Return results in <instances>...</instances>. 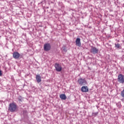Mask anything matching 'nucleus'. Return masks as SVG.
I'll list each match as a JSON object with an SVG mask.
<instances>
[{
    "label": "nucleus",
    "instance_id": "obj_1",
    "mask_svg": "<svg viewBox=\"0 0 124 124\" xmlns=\"http://www.w3.org/2000/svg\"><path fill=\"white\" fill-rule=\"evenodd\" d=\"M8 110L10 112H12L13 113L17 112L18 110V106H17V104L15 103H10L9 105Z\"/></svg>",
    "mask_w": 124,
    "mask_h": 124
},
{
    "label": "nucleus",
    "instance_id": "obj_2",
    "mask_svg": "<svg viewBox=\"0 0 124 124\" xmlns=\"http://www.w3.org/2000/svg\"><path fill=\"white\" fill-rule=\"evenodd\" d=\"M54 66L56 71H58V72H61L62 71V65L60 64V63H56Z\"/></svg>",
    "mask_w": 124,
    "mask_h": 124
},
{
    "label": "nucleus",
    "instance_id": "obj_3",
    "mask_svg": "<svg viewBox=\"0 0 124 124\" xmlns=\"http://www.w3.org/2000/svg\"><path fill=\"white\" fill-rule=\"evenodd\" d=\"M78 82L80 86H83L87 84V80L82 78L78 79Z\"/></svg>",
    "mask_w": 124,
    "mask_h": 124
},
{
    "label": "nucleus",
    "instance_id": "obj_4",
    "mask_svg": "<svg viewBox=\"0 0 124 124\" xmlns=\"http://www.w3.org/2000/svg\"><path fill=\"white\" fill-rule=\"evenodd\" d=\"M117 80H118V82H119L121 84H124V76L122 74H120L118 76Z\"/></svg>",
    "mask_w": 124,
    "mask_h": 124
},
{
    "label": "nucleus",
    "instance_id": "obj_5",
    "mask_svg": "<svg viewBox=\"0 0 124 124\" xmlns=\"http://www.w3.org/2000/svg\"><path fill=\"white\" fill-rule=\"evenodd\" d=\"M44 49L45 51H50L51 50V45L49 43L45 44L44 45Z\"/></svg>",
    "mask_w": 124,
    "mask_h": 124
},
{
    "label": "nucleus",
    "instance_id": "obj_6",
    "mask_svg": "<svg viewBox=\"0 0 124 124\" xmlns=\"http://www.w3.org/2000/svg\"><path fill=\"white\" fill-rule=\"evenodd\" d=\"M90 53H92L95 55V54H97L98 53V49L94 46H92L91 49L90 50Z\"/></svg>",
    "mask_w": 124,
    "mask_h": 124
},
{
    "label": "nucleus",
    "instance_id": "obj_7",
    "mask_svg": "<svg viewBox=\"0 0 124 124\" xmlns=\"http://www.w3.org/2000/svg\"><path fill=\"white\" fill-rule=\"evenodd\" d=\"M13 57L14 59H16V60H17L20 58V53L18 52H15L13 53Z\"/></svg>",
    "mask_w": 124,
    "mask_h": 124
},
{
    "label": "nucleus",
    "instance_id": "obj_8",
    "mask_svg": "<svg viewBox=\"0 0 124 124\" xmlns=\"http://www.w3.org/2000/svg\"><path fill=\"white\" fill-rule=\"evenodd\" d=\"M76 45L78 47H81V40L80 38H77L76 40Z\"/></svg>",
    "mask_w": 124,
    "mask_h": 124
},
{
    "label": "nucleus",
    "instance_id": "obj_9",
    "mask_svg": "<svg viewBox=\"0 0 124 124\" xmlns=\"http://www.w3.org/2000/svg\"><path fill=\"white\" fill-rule=\"evenodd\" d=\"M81 90L82 93H87L89 92V88L88 86H83L81 87Z\"/></svg>",
    "mask_w": 124,
    "mask_h": 124
},
{
    "label": "nucleus",
    "instance_id": "obj_10",
    "mask_svg": "<svg viewBox=\"0 0 124 124\" xmlns=\"http://www.w3.org/2000/svg\"><path fill=\"white\" fill-rule=\"evenodd\" d=\"M36 79L37 83H40V82H41V77H40V75H37L36 76Z\"/></svg>",
    "mask_w": 124,
    "mask_h": 124
},
{
    "label": "nucleus",
    "instance_id": "obj_11",
    "mask_svg": "<svg viewBox=\"0 0 124 124\" xmlns=\"http://www.w3.org/2000/svg\"><path fill=\"white\" fill-rule=\"evenodd\" d=\"M60 97L61 99H62V100H65L66 99V95H65V94H61L60 95Z\"/></svg>",
    "mask_w": 124,
    "mask_h": 124
},
{
    "label": "nucleus",
    "instance_id": "obj_12",
    "mask_svg": "<svg viewBox=\"0 0 124 124\" xmlns=\"http://www.w3.org/2000/svg\"><path fill=\"white\" fill-rule=\"evenodd\" d=\"M121 95L122 97H124V90H123L121 93Z\"/></svg>",
    "mask_w": 124,
    "mask_h": 124
},
{
    "label": "nucleus",
    "instance_id": "obj_13",
    "mask_svg": "<svg viewBox=\"0 0 124 124\" xmlns=\"http://www.w3.org/2000/svg\"><path fill=\"white\" fill-rule=\"evenodd\" d=\"M120 44H115V47L116 48H117L118 49H119V48H120Z\"/></svg>",
    "mask_w": 124,
    "mask_h": 124
},
{
    "label": "nucleus",
    "instance_id": "obj_14",
    "mask_svg": "<svg viewBox=\"0 0 124 124\" xmlns=\"http://www.w3.org/2000/svg\"><path fill=\"white\" fill-rule=\"evenodd\" d=\"M98 114V113L96 112V113H93V116H96V115H97Z\"/></svg>",
    "mask_w": 124,
    "mask_h": 124
},
{
    "label": "nucleus",
    "instance_id": "obj_15",
    "mask_svg": "<svg viewBox=\"0 0 124 124\" xmlns=\"http://www.w3.org/2000/svg\"><path fill=\"white\" fill-rule=\"evenodd\" d=\"M0 76H2V73H1V70H0Z\"/></svg>",
    "mask_w": 124,
    "mask_h": 124
},
{
    "label": "nucleus",
    "instance_id": "obj_16",
    "mask_svg": "<svg viewBox=\"0 0 124 124\" xmlns=\"http://www.w3.org/2000/svg\"><path fill=\"white\" fill-rule=\"evenodd\" d=\"M18 101H22V99H21L20 98H18Z\"/></svg>",
    "mask_w": 124,
    "mask_h": 124
}]
</instances>
